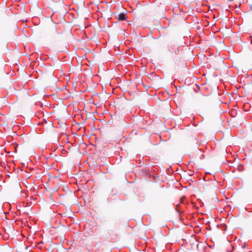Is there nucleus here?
Segmentation results:
<instances>
[{
    "mask_svg": "<svg viewBox=\"0 0 252 252\" xmlns=\"http://www.w3.org/2000/svg\"><path fill=\"white\" fill-rule=\"evenodd\" d=\"M242 248H243V249H245V248H246V243H244V244L242 245Z\"/></svg>",
    "mask_w": 252,
    "mask_h": 252,
    "instance_id": "20e7f679",
    "label": "nucleus"
},
{
    "mask_svg": "<svg viewBox=\"0 0 252 252\" xmlns=\"http://www.w3.org/2000/svg\"><path fill=\"white\" fill-rule=\"evenodd\" d=\"M185 197L184 196H183L180 199V201H181V203H183V204H184L185 203Z\"/></svg>",
    "mask_w": 252,
    "mask_h": 252,
    "instance_id": "7ed1b4c3",
    "label": "nucleus"
},
{
    "mask_svg": "<svg viewBox=\"0 0 252 252\" xmlns=\"http://www.w3.org/2000/svg\"><path fill=\"white\" fill-rule=\"evenodd\" d=\"M119 20H125L126 19V16L124 13H120L118 15Z\"/></svg>",
    "mask_w": 252,
    "mask_h": 252,
    "instance_id": "f257e3e1",
    "label": "nucleus"
},
{
    "mask_svg": "<svg viewBox=\"0 0 252 252\" xmlns=\"http://www.w3.org/2000/svg\"><path fill=\"white\" fill-rule=\"evenodd\" d=\"M180 206L179 204H177L176 205V211L179 213V216L180 217V219H181V214H182L183 213H184V211H180Z\"/></svg>",
    "mask_w": 252,
    "mask_h": 252,
    "instance_id": "f03ea898",
    "label": "nucleus"
}]
</instances>
